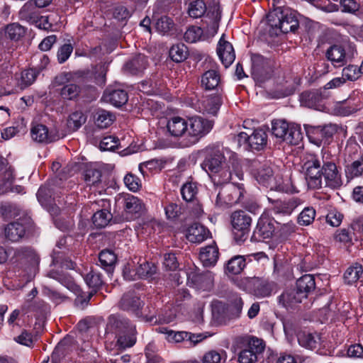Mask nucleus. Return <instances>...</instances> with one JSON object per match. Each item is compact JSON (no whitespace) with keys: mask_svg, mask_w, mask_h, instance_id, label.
I'll return each instance as SVG.
<instances>
[{"mask_svg":"<svg viewBox=\"0 0 363 363\" xmlns=\"http://www.w3.org/2000/svg\"><path fill=\"white\" fill-rule=\"evenodd\" d=\"M174 26L173 20L167 16L160 17L155 23L157 30L163 35L169 33L173 29Z\"/></svg>","mask_w":363,"mask_h":363,"instance_id":"55","label":"nucleus"},{"mask_svg":"<svg viewBox=\"0 0 363 363\" xmlns=\"http://www.w3.org/2000/svg\"><path fill=\"white\" fill-rule=\"evenodd\" d=\"M245 193L243 184H240L235 180L232 181V185L224 192H219L217 195L216 204L221 206L223 204L233 205L242 201V197Z\"/></svg>","mask_w":363,"mask_h":363,"instance_id":"17","label":"nucleus"},{"mask_svg":"<svg viewBox=\"0 0 363 363\" xmlns=\"http://www.w3.org/2000/svg\"><path fill=\"white\" fill-rule=\"evenodd\" d=\"M303 299H305L303 295L300 294L296 288L289 289L279 296V303L289 309L296 307Z\"/></svg>","mask_w":363,"mask_h":363,"instance_id":"26","label":"nucleus"},{"mask_svg":"<svg viewBox=\"0 0 363 363\" xmlns=\"http://www.w3.org/2000/svg\"><path fill=\"white\" fill-rule=\"evenodd\" d=\"M147 66V57L144 55L138 54L125 63L124 69L127 72L135 75L142 72Z\"/></svg>","mask_w":363,"mask_h":363,"instance_id":"36","label":"nucleus"},{"mask_svg":"<svg viewBox=\"0 0 363 363\" xmlns=\"http://www.w3.org/2000/svg\"><path fill=\"white\" fill-rule=\"evenodd\" d=\"M72 74L63 72L57 75L52 82L61 99L64 101H77L84 97L83 87L71 80Z\"/></svg>","mask_w":363,"mask_h":363,"instance_id":"3","label":"nucleus"},{"mask_svg":"<svg viewBox=\"0 0 363 363\" xmlns=\"http://www.w3.org/2000/svg\"><path fill=\"white\" fill-rule=\"evenodd\" d=\"M163 266L166 270H176L179 267V262L175 254L165 253L164 255Z\"/></svg>","mask_w":363,"mask_h":363,"instance_id":"62","label":"nucleus"},{"mask_svg":"<svg viewBox=\"0 0 363 363\" xmlns=\"http://www.w3.org/2000/svg\"><path fill=\"white\" fill-rule=\"evenodd\" d=\"M32 139L39 143H49L58 140L59 137L55 136L43 124H34L30 129Z\"/></svg>","mask_w":363,"mask_h":363,"instance_id":"24","label":"nucleus"},{"mask_svg":"<svg viewBox=\"0 0 363 363\" xmlns=\"http://www.w3.org/2000/svg\"><path fill=\"white\" fill-rule=\"evenodd\" d=\"M5 237L11 242H18L26 234L25 226L19 222L9 223L4 229Z\"/></svg>","mask_w":363,"mask_h":363,"instance_id":"37","label":"nucleus"},{"mask_svg":"<svg viewBox=\"0 0 363 363\" xmlns=\"http://www.w3.org/2000/svg\"><path fill=\"white\" fill-rule=\"evenodd\" d=\"M325 57L335 67H341L347 62V55L341 45L330 46L325 52Z\"/></svg>","mask_w":363,"mask_h":363,"instance_id":"23","label":"nucleus"},{"mask_svg":"<svg viewBox=\"0 0 363 363\" xmlns=\"http://www.w3.org/2000/svg\"><path fill=\"white\" fill-rule=\"evenodd\" d=\"M362 72L357 65H349L344 67L342 72V78L344 80L347 79L350 81H355L359 78Z\"/></svg>","mask_w":363,"mask_h":363,"instance_id":"57","label":"nucleus"},{"mask_svg":"<svg viewBox=\"0 0 363 363\" xmlns=\"http://www.w3.org/2000/svg\"><path fill=\"white\" fill-rule=\"evenodd\" d=\"M275 223L276 221L273 218L266 215H262L251 239L259 242L271 238L275 231Z\"/></svg>","mask_w":363,"mask_h":363,"instance_id":"18","label":"nucleus"},{"mask_svg":"<svg viewBox=\"0 0 363 363\" xmlns=\"http://www.w3.org/2000/svg\"><path fill=\"white\" fill-rule=\"evenodd\" d=\"M245 265V257L241 255H236L228 260L225 269L232 274H239L244 269Z\"/></svg>","mask_w":363,"mask_h":363,"instance_id":"48","label":"nucleus"},{"mask_svg":"<svg viewBox=\"0 0 363 363\" xmlns=\"http://www.w3.org/2000/svg\"><path fill=\"white\" fill-rule=\"evenodd\" d=\"M143 305L144 303L140 300V297L131 291L124 294L118 303V307L121 310L130 312L137 317H141L145 322L150 324L155 325L158 323L160 319L156 317L155 313L143 315L141 311Z\"/></svg>","mask_w":363,"mask_h":363,"instance_id":"7","label":"nucleus"},{"mask_svg":"<svg viewBox=\"0 0 363 363\" xmlns=\"http://www.w3.org/2000/svg\"><path fill=\"white\" fill-rule=\"evenodd\" d=\"M56 194L55 189L50 184L44 185L40 186L38 189L37 192V198L39 202L44 205L50 203L52 197L53 199H55Z\"/></svg>","mask_w":363,"mask_h":363,"instance_id":"50","label":"nucleus"},{"mask_svg":"<svg viewBox=\"0 0 363 363\" xmlns=\"http://www.w3.org/2000/svg\"><path fill=\"white\" fill-rule=\"evenodd\" d=\"M276 284L267 279L256 278L252 281V291L257 298L268 297L272 295Z\"/></svg>","mask_w":363,"mask_h":363,"instance_id":"29","label":"nucleus"},{"mask_svg":"<svg viewBox=\"0 0 363 363\" xmlns=\"http://www.w3.org/2000/svg\"><path fill=\"white\" fill-rule=\"evenodd\" d=\"M296 289L306 298L315 289V277L312 274H304L296 281Z\"/></svg>","mask_w":363,"mask_h":363,"instance_id":"33","label":"nucleus"},{"mask_svg":"<svg viewBox=\"0 0 363 363\" xmlns=\"http://www.w3.org/2000/svg\"><path fill=\"white\" fill-rule=\"evenodd\" d=\"M198 192L196 184L192 182H186L181 188V194L184 200L187 202H193Z\"/></svg>","mask_w":363,"mask_h":363,"instance_id":"54","label":"nucleus"},{"mask_svg":"<svg viewBox=\"0 0 363 363\" xmlns=\"http://www.w3.org/2000/svg\"><path fill=\"white\" fill-rule=\"evenodd\" d=\"M194 281L200 284L201 287L210 288L213 285V274L210 271H205L195 277Z\"/></svg>","mask_w":363,"mask_h":363,"instance_id":"60","label":"nucleus"},{"mask_svg":"<svg viewBox=\"0 0 363 363\" xmlns=\"http://www.w3.org/2000/svg\"><path fill=\"white\" fill-rule=\"evenodd\" d=\"M40 73L37 69H28L21 72L20 86L21 89H25L31 85L36 79Z\"/></svg>","mask_w":363,"mask_h":363,"instance_id":"51","label":"nucleus"},{"mask_svg":"<svg viewBox=\"0 0 363 363\" xmlns=\"http://www.w3.org/2000/svg\"><path fill=\"white\" fill-rule=\"evenodd\" d=\"M234 239L241 245L247 240L252 224L251 216L245 211H234L230 216Z\"/></svg>","mask_w":363,"mask_h":363,"instance_id":"10","label":"nucleus"},{"mask_svg":"<svg viewBox=\"0 0 363 363\" xmlns=\"http://www.w3.org/2000/svg\"><path fill=\"white\" fill-rule=\"evenodd\" d=\"M108 326L117 336L116 346L119 349H126L133 346L136 342V327L128 319L111 315L108 318Z\"/></svg>","mask_w":363,"mask_h":363,"instance_id":"2","label":"nucleus"},{"mask_svg":"<svg viewBox=\"0 0 363 363\" xmlns=\"http://www.w3.org/2000/svg\"><path fill=\"white\" fill-rule=\"evenodd\" d=\"M208 175L216 185L228 184L233 181L235 177L242 180L244 176L240 162L234 157H230Z\"/></svg>","mask_w":363,"mask_h":363,"instance_id":"4","label":"nucleus"},{"mask_svg":"<svg viewBox=\"0 0 363 363\" xmlns=\"http://www.w3.org/2000/svg\"><path fill=\"white\" fill-rule=\"evenodd\" d=\"M101 267L110 273L113 271L116 264L117 257L113 251L108 249L103 250L99 255Z\"/></svg>","mask_w":363,"mask_h":363,"instance_id":"41","label":"nucleus"},{"mask_svg":"<svg viewBox=\"0 0 363 363\" xmlns=\"http://www.w3.org/2000/svg\"><path fill=\"white\" fill-rule=\"evenodd\" d=\"M272 134L280 142H285L289 145H297L303 138L300 128L289 126L283 120H274L272 123Z\"/></svg>","mask_w":363,"mask_h":363,"instance_id":"8","label":"nucleus"},{"mask_svg":"<svg viewBox=\"0 0 363 363\" xmlns=\"http://www.w3.org/2000/svg\"><path fill=\"white\" fill-rule=\"evenodd\" d=\"M84 177L88 185H96L101 181V172L97 169H86L84 172Z\"/></svg>","mask_w":363,"mask_h":363,"instance_id":"59","label":"nucleus"},{"mask_svg":"<svg viewBox=\"0 0 363 363\" xmlns=\"http://www.w3.org/2000/svg\"><path fill=\"white\" fill-rule=\"evenodd\" d=\"M157 271V267L152 264L146 261H143L140 263L138 267L135 269L134 275L128 273L124 271L123 276L126 279L134 280L136 279H147L152 277Z\"/></svg>","mask_w":363,"mask_h":363,"instance_id":"28","label":"nucleus"},{"mask_svg":"<svg viewBox=\"0 0 363 363\" xmlns=\"http://www.w3.org/2000/svg\"><path fill=\"white\" fill-rule=\"evenodd\" d=\"M218 255V248L213 244L201 249L199 258L205 267H211L217 262Z\"/></svg>","mask_w":363,"mask_h":363,"instance_id":"34","label":"nucleus"},{"mask_svg":"<svg viewBox=\"0 0 363 363\" xmlns=\"http://www.w3.org/2000/svg\"><path fill=\"white\" fill-rule=\"evenodd\" d=\"M360 108L357 104L350 100L337 102L333 108V112L338 116H350L356 113Z\"/></svg>","mask_w":363,"mask_h":363,"instance_id":"39","label":"nucleus"},{"mask_svg":"<svg viewBox=\"0 0 363 363\" xmlns=\"http://www.w3.org/2000/svg\"><path fill=\"white\" fill-rule=\"evenodd\" d=\"M203 30L199 26H189L184 34V39L186 43H194L201 40Z\"/></svg>","mask_w":363,"mask_h":363,"instance_id":"53","label":"nucleus"},{"mask_svg":"<svg viewBox=\"0 0 363 363\" xmlns=\"http://www.w3.org/2000/svg\"><path fill=\"white\" fill-rule=\"evenodd\" d=\"M315 216V209L313 207H306L299 214L298 222L300 225H308L314 220Z\"/></svg>","mask_w":363,"mask_h":363,"instance_id":"58","label":"nucleus"},{"mask_svg":"<svg viewBox=\"0 0 363 363\" xmlns=\"http://www.w3.org/2000/svg\"><path fill=\"white\" fill-rule=\"evenodd\" d=\"M167 128L173 137L178 138L184 134L187 135V120L179 116L172 117L168 121Z\"/></svg>","mask_w":363,"mask_h":363,"instance_id":"31","label":"nucleus"},{"mask_svg":"<svg viewBox=\"0 0 363 363\" xmlns=\"http://www.w3.org/2000/svg\"><path fill=\"white\" fill-rule=\"evenodd\" d=\"M269 26L279 28L284 33L294 32L299 26V23L294 14L286 10L275 9L267 16Z\"/></svg>","mask_w":363,"mask_h":363,"instance_id":"9","label":"nucleus"},{"mask_svg":"<svg viewBox=\"0 0 363 363\" xmlns=\"http://www.w3.org/2000/svg\"><path fill=\"white\" fill-rule=\"evenodd\" d=\"M207 11L203 0H196L190 3L188 9L189 15L194 18L201 17Z\"/></svg>","mask_w":363,"mask_h":363,"instance_id":"52","label":"nucleus"},{"mask_svg":"<svg viewBox=\"0 0 363 363\" xmlns=\"http://www.w3.org/2000/svg\"><path fill=\"white\" fill-rule=\"evenodd\" d=\"M357 144L347 145L345 149L344 162L347 179L363 177V155Z\"/></svg>","mask_w":363,"mask_h":363,"instance_id":"6","label":"nucleus"},{"mask_svg":"<svg viewBox=\"0 0 363 363\" xmlns=\"http://www.w3.org/2000/svg\"><path fill=\"white\" fill-rule=\"evenodd\" d=\"M362 274V267L359 264H356L349 267L344 274V279L345 282L348 284H352L356 282Z\"/></svg>","mask_w":363,"mask_h":363,"instance_id":"56","label":"nucleus"},{"mask_svg":"<svg viewBox=\"0 0 363 363\" xmlns=\"http://www.w3.org/2000/svg\"><path fill=\"white\" fill-rule=\"evenodd\" d=\"M221 18V11L218 5L210 7L203 21V33L207 38L214 36L218 30L219 22Z\"/></svg>","mask_w":363,"mask_h":363,"instance_id":"19","label":"nucleus"},{"mask_svg":"<svg viewBox=\"0 0 363 363\" xmlns=\"http://www.w3.org/2000/svg\"><path fill=\"white\" fill-rule=\"evenodd\" d=\"M264 349L265 343L262 339L252 337L247 341L245 348L239 352L238 362L239 363H256Z\"/></svg>","mask_w":363,"mask_h":363,"instance_id":"14","label":"nucleus"},{"mask_svg":"<svg viewBox=\"0 0 363 363\" xmlns=\"http://www.w3.org/2000/svg\"><path fill=\"white\" fill-rule=\"evenodd\" d=\"M26 33V28L18 23L9 24L6 28V34L12 40H19Z\"/></svg>","mask_w":363,"mask_h":363,"instance_id":"49","label":"nucleus"},{"mask_svg":"<svg viewBox=\"0 0 363 363\" xmlns=\"http://www.w3.org/2000/svg\"><path fill=\"white\" fill-rule=\"evenodd\" d=\"M118 139L114 136L108 135L104 137L100 142L99 147L101 150H114L118 147Z\"/></svg>","mask_w":363,"mask_h":363,"instance_id":"61","label":"nucleus"},{"mask_svg":"<svg viewBox=\"0 0 363 363\" xmlns=\"http://www.w3.org/2000/svg\"><path fill=\"white\" fill-rule=\"evenodd\" d=\"M210 235L209 230L203 225L195 223L187 230L186 238L191 242L201 243Z\"/></svg>","mask_w":363,"mask_h":363,"instance_id":"32","label":"nucleus"},{"mask_svg":"<svg viewBox=\"0 0 363 363\" xmlns=\"http://www.w3.org/2000/svg\"><path fill=\"white\" fill-rule=\"evenodd\" d=\"M84 280L89 287L92 289V291L87 295H85L83 293H79L77 295V297L74 301V304L81 309H83L88 305L93 295L104 284L101 274L94 269H91V271L86 274Z\"/></svg>","mask_w":363,"mask_h":363,"instance_id":"16","label":"nucleus"},{"mask_svg":"<svg viewBox=\"0 0 363 363\" xmlns=\"http://www.w3.org/2000/svg\"><path fill=\"white\" fill-rule=\"evenodd\" d=\"M304 129L310 142L317 146H320L329 143L333 135L337 131V126L332 123L323 125L304 124Z\"/></svg>","mask_w":363,"mask_h":363,"instance_id":"12","label":"nucleus"},{"mask_svg":"<svg viewBox=\"0 0 363 363\" xmlns=\"http://www.w3.org/2000/svg\"><path fill=\"white\" fill-rule=\"evenodd\" d=\"M238 144L246 145L252 150H262L267 144V134L261 129H255L251 133L241 132L238 135Z\"/></svg>","mask_w":363,"mask_h":363,"instance_id":"15","label":"nucleus"},{"mask_svg":"<svg viewBox=\"0 0 363 363\" xmlns=\"http://www.w3.org/2000/svg\"><path fill=\"white\" fill-rule=\"evenodd\" d=\"M221 360V354L214 350L206 352L201 359L202 363H220Z\"/></svg>","mask_w":363,"mask_h":363,"instance_id":"64","label":"nucleus"},{"mask_svg":"<svg viewBox=\"0 0 363 363\" xmlns=\"http://www.w3.org/2000/svg\"><path fill=\"white\" fill-rule=\"evenodd\" d=\"M104 97L106 101H108L116 107H120L125 104L128 99L127 92L123 89H107L104 92Z\"/></svg>","mask_w":363,"mask_h":363,"instance_id":"40","label":"nucleus"},{"mask_svg":"<svg viewBox=\"0 0 363 363\" xmlns=\"http://www.w3.org/2000/svg\"><path fill=\"white\" fill-rule=\"evenodd\" d=\"M113 216L107 209L97 211L92 216L94 225L97 228H105L111 220Z\"/></svg>","mask_w":363,"mask_h":363,"instance_id":"47","label":"nucleus"},{"mask_svg":"<svg viewBox=\"0 0 363 363\" xmlns=\"http://www.w3.org/2000/svg\"><path fill=\"white\" fill-rule=\"evenodd\" d=\"M251 74L256 84L259 86L269 79L273 70L270 60L259 54L251 55Z\"/></svg>","mask_w":363,"mask_h":363,"instance_id":"13","label":"nucleus"},{"mask_svg":"<svg viewBox=\"0 0 363 363\" xmlns=\"http://www.w3.org/2000/svg\"><path fill=\"white\" fill-rule=\"evenodd\" d=\"M272 204V211L276 214L290 215L294 210L300 204L299 200L292 198L289 200H274L269 198Z\"/></svg>","mask_w":363,"mask_h":363,"instance_id":"25","label":"nucleus"},{"mask_svg":"<svg viewBox=\"0 0 363 363\" xmlns=\"http://www.w3.org/2000/svg\"><path fill=\"white\" fill-rule=\"evenodd\" d=\"M218 55L225 67H229L235 58L233 45L224 40V35L220 39L217 48Z\"/></svg>","mask_w":363,"mask_h":363,"instance_id":"27","label":"nucleus"},{"mask_svg":"<svg viewBox=\"0 0 363 363\" xmlns=\"http://www.w3.org/2000/svg\"><path fill=\"white\" fill-rule=\"evenodd\" d=\"M123 217L127 220H134L140 217L145 212V206L140 199L134 196H128L124 199Z\"/></svg>","mask_w":363,"mask_h":363,"instance_id":"21","label":"nucleus"},{"mask_svg":"<svg viewBox=\"0 0 363 363\" xmlns=\"http://www.w3.org/2000/svg\"><path fill=\"white\" fill-rule=\"evenodd\" d=\"M48 277L57 280L68 289L77 294V295L79 294L78 293L80 291L79 286L74 283L72 278L68 274L60 272L58 271L52 270L49 272Z\"/></svg>","mask_w":363,"mask_h":363,"instance_id":"42","label":"nucleus"},{"mask_svg":"<svg viewBox=\"0 0 363 363\" xmlns=\"http://www.w3.org/2000/svg\"><path fill=\"white\" fill-rule=\"evenodd\" d=\"M187 125L188 141L186 145L190 146L196 144L211 130L214 121L201 116H196L189 118Z\"/></svg>","mask_w":363,"mask_h":363,"instance_id":"11","label":"nucleus"},{"mask_svg":"<svg viewBox=\"0 0 363 363\" xmlns=\"http://www.w3.org/2000/svg\"><path fill=\"white\" fill-rule=\"evenodd\" d=\"M86 117L81 111H76L72 113L67 121V125L69 131L77 130L83 124L85 123Z\"/></svg>","mask_w":363,"mask_h":363,"instance_id":"46","label":"nucleus"},{"mask_svg":"<svg viewBox=\"0 0 363 363\" xmlns=\"http://www.w3.org/2000/svg\"><path fill=\"white\" fill-rule=\"evenodd\" d=\"M319 335L316 333L312 334L302 332L298 335L299 345L310 350L315 349L319 345Z\"/></svg>","mask_w":363,"mask_h":363,"instance_id":"44","label":"nucleus"},{"mask_svg":"<svg viewBox=\"0 0 363 363\" xmlns=\"http://www.w3.org/2000/svg\"><path fill=\"white\" fill-rule=\"evenodd\" d=\"M205 157L201 164L202 168L209 174L217 169L226 161L221 150L216 147H208L205 150Z\"/></svg>","mask_w":363,"mask_h":363,"instance_id":"20","label":"nucleus"},{"mask_svg":"<svg viewBox=\"0 0 363 363\" xmlns=\"http://www.w3.org/2000/svg\"><path fill=\"white\" fill-rule=\"evenodd\" d=\"M37 8L31 0L28 1L18 11L19 19L33 24L38 20V16L40 14Z\"/></svg>","mask_w":363,"mask_h":363,"instance_id":"35","label":"nucleus"},{"mask_svg":"<svg viewBox=\"0 0 363 363\" xmlns=\"http://www.w3.org/2000/svg\"><path fill=\"white\" fill-rule=\"evenodd\" d=\"M169 55L174 62H182L188 57L189 50L184 44L179 43L171 47Z\"/></svg>","mask_w":363,"mask_h":363,"instance_id":"45","label":"nucleus"},{"mask_svg":"<svg viewBox=\"0 0 363 363\" xmlns=\"http://www.w3.org/2000/svg\"><path fill=\"white\" fill-rule=\"evenodd\" d=\"M252 174L259 184L271 190L285 191L280 178L278 179L277 176L274 175L272 166L267 162L254 161L252 164Z\"/></svg>","mask_w":363,"mask_h":363,"instance_id":"5","label":"nucleus"},{"mask_svg":"<svg viewBox=\"0 0 363 363\" xmlns=\"http://www.w3.org/2000/svg\"><path fill=\"white\" fill-rule=\"evenodd\" d=\"M201 85L205 90H213L220 88V75L216 69H209L205 72L201 79Z\"/></svg>","mask_w":363,"mask_h":363,"instance_id":"30","label":"nucleus"},{"mask_svg":"<svg viewBox=\"0 0 363 363\" xmlns=\"http://www.w3.org/2000/svg\"><path fill=\"white\" fill-rule=\"evenodd\" d=\"M73 51V46L71 43L62 45L58 50L57 57L59 63L66 62Z\"/></svg>","mask_w":363,"mask_h":363,"instance_id":"63","label":"nucleus"},{"mask_svg":"<svg viewBox=\"0 0 363 363\" xmlns=\"http://www.w3.org/2000/svg\"><path fill=\"white\" fill-rule=\"evenodd\" d=\"M303 169L308 188L318 189L323 186V177L325 185L335 188L340 182V175L334 161L324 156L306 154L303 158Z\"/></svg>","mask_w":363,"mask_h":363,"instance_id":"1","label":"nucleus"},{"mask_svg":"<svg viewBox=\"0 0 363 363\" xmlns=\"http://www.w3.org/2000/svg\"><path fill=\"white\" fill-rule=\"evenodd\" d=\"M222 104L220 94L203 96L198 102L199 112L203 114L216 116Z\"/></svg>","mask_w":363,"mask_h":363,"instance_id":"22","label":"nucleus"},{"mask_svg":"<svg viewBox=\"0 0 363 363\" xmlns=\"http://www.w3.org/2000/svg\"><path fill=\"white\" fill-rule=\"evenodd\" d=\"M323 97L318 90L306 91L300 95V103L301 106L317 109Z\"/></svg>","mask_w":363,"mask_h":363,"instance_id":"38","label":"nucleus"},{"mask_svg":"<svg viewBox=\"0 0 363 363\" xmlns=\"http://www.w3.org/2000/svg\"><path fill=\"white\" fill-rule=\"evenodd\" d=\"M115 116L110 111L101 109L94 115V123L100 128H106L115 121Z\"/></svg>","mask_w":363,"mask_h":363,"instance_id":"43","label":"nucleus"}]
</instances>
